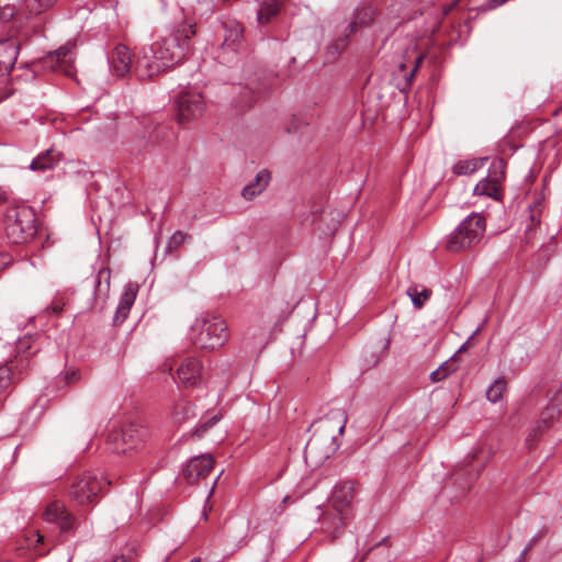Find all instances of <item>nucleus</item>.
I'll list each match as a JSON object with an SVG mask.
<instances>
[{"label":"nucleus","mask_w":562,"mask_h":562,"mask_svg":"<svg viewBox=\"0 0 562 562\" xmlns=\"http://www.w3.org/2000/svg\"><path fill=\"white\" fill-rule=\"evenodd\" d=\"M19 55V43L13 38L0 40V76H8Z\"/></svg>","instance_id":"obj_19"},{"label":"nucleus","mask_w":562,"mask_h":562,"mask_svg":"<svg viewBox=\"0 0 562 562\" xmlns=\"http://www.w3.org/2000/svg\"><path fill=\"white\" fill-rule=\"evenodd\" d=\"M26 14L23 0H0V20L3 22L16 19L22 22L26 20Z\"/></svg>","instance_id":"obj_23"},{"label":"nucleus","mask_w":562,"mask_h":562,"mask_svg":"<svg viewBox=\"0 0 562 562\" xmlns=\"http://www.w3.org/2000/svg\"><path fill=\"white\" fill-rule=\"evenodd\" d=\"M111 562H136L134 548H127L125 552L113 557Z\"/></svg>","instance_id":"obj_40"},{"label":"nucleus","mask_w":562,"mask_h":562,"mask_svg":"<svg viewBox=\"0 0 562 562\" xmlns=\"http://www.w3.org/2000/svg\"><path fill=\"white\" fill-rule=\"evenodd\" d=\"M72 293L70 290L57 291L52 302L43 311V314L45 316H60L64 308L69 304Z\"/></svg>","instance_id":"obj_28"},{"label":"nucleus","mask_w":562,"mask_h":562,"mask_svg":"<svg viewBox=\"0 0 562 562\" xmlns=\"http://www.w3.org/2000/svg\"><path fill=\"white\" fill-rule=\"evenodd\" d=\"M102 490L101 480L95 474L86 472L72 483L69 496L78 505H87L95 502Z\"/></svg>","instance_id":"obj_7"},{"label":"nucleus","mask_w":562,"mask_h":562,"mask_svg":"<svg viewBox=\"0 0 562 562\" xmlns=\"http://www.w3.org/2000/svg\"><path fill=\"white\" fill-rule=\"evenodd\" d=\"M190 339L196 348L214 350L229 339V329L220 315L207 313L194 321Z\"/></svg>","instance_id":"obj_2"},{"label":"nucleus","mask_w":562,"mask_h":562,"mask_svg":"<svg viewBox=\"0 0 562 562\" xmlns=\"http://www.w3.org/2000/svg\"><path fill=\"white\" fill-rule=\"evenodd\" d=\"M386 542H387V538H383V540L381 542H379L376 546H374L373 548L370 549V553L373 552L375 549L380 548L381 546L386 544Z\"/></svg>","instance_id":"obj_48"},{"label":"nucleus","mask_w":562,"mask_h":562,"mask_svg":"<svg viewBox=\"0 0 562 562\" xmlns=\"http://www.w3.org/2000/svg\"><path fill=\"white\" fill-rule=\"evenodd\" d=\"M441 371L442 370H439V369L432 371L430 373V380L432 382H439V381L443 380L446 378V373L441 374Z\"/></svg>","instance_id":"obj_43"},{"label":"nucleus","mask_w":562,"mask_h":562,"mask_svg":"<svg viewBox=\"0 0 562 562\" xmlns=\"http://www.w3.org/2000/svg\"><path fill=\"white\" fill-rule=\"evenodd\" d=\"M280 10V5L276 0L266 1L260 5L257 18L260 24L269 23Z\"/></svg>","instance_id":"obj_30"},{"label":"nucleus","mask_w":562,"mask_h":562,"mask_svg":"<svg viewBox=\"0 0 562 562\" xmlns=\"http://www.w3.org/2000/svg\"><path fill=\"white\" fill-rule=\"evenodd\" d=\"M351 517L352 516L348 513L328 505L324 510H322L318 521L322 531L330 536L334 540L344 531L346 521Z\"/></svg>","instance_id":"obj_12"},{"label":"nucleus","mask_w":562,"mask_h":562,"mask_svg":"<svg viewBox=\"0 0 562 562\" xmlns=\"http://www.w3.org/2000/svg\"><path fill=\"white\" fill-rule=\"evenodd\" d=\"M177 110L180 124L198 119L205 110L203 97L198 92H182L177 100Z\"/></svg>","instance_id":"obj_11"},{"label":"nucleus","mask_w":562,"mask_h":562,"mask_svg":"<svg viewBox=\"0 0 562 562\" xmlns=\"http://www.w3.org/2000/svg\"><path fill=\"white\" fill-rule=\"evenodd\" d=\"M375 14L376 11L372 7L358 8L355 12L353 20L346 29L348 33L345 35V37L336 40L333 45L329 46V53L334 56L340 54L348 44V37L357 32L359 27L369 26L373 22Z\"/></svg>","instance_id":"obj_9"},{"label":"nucleus","mask_w":562,"mask_h":562,"mask_svg":"<svg viewBox=\"0 0 562 562\" xmlns=\"http://www.w3.org/2000/svg\"><path fill=\"white\" fill-rule=\"evenodd\" d=\"M487 158L472 159V160H460L453 166V172L456 175H471L475 172Z\"/></svg>","instance_id":"obj_34"},{"label":"nucleus","mask_w":562,"mask_h":562,"mask_svg":"<svg viewBox=\"0 0 562 562\" xmlns=\"http://www.w3.org/2000/svg\"><path fill=\"white\" fill-rule=\"evenodd\" d=\"M562 414V391H558L549 404L542 409L537 425L530 430L527 437V445L531 449L538 437L560 417Z\"/></svg>","instance_id":"obj_8"},{"label":"nucleus","mask_w":562,"mask_h":562,"mask_svg":"<svg viewBox=\"0 0 562 562\" xmlns=\"http://www.w3.org/2000/svg\"><path fill=\"white\" fill-rule=\"evenodd\" d=\"M423 60H424V55L423 54L418 55L415 58V60H414V67L413 68H416V70H418V68L420 67Z\"/></svg>","instance_id":"obj_47"},{"label":"nucleus","mask_w":562,"mask_h":562,"mask_svg":"<svg viewBox=\"0 0 562 562\" xmlns=\"http://www.w3.org/2000/svg\"><path fill=\"white\" fill-rule=\"evenodd\" d=\"M486 229L485 217L480 213L468 215L449 235L446 248L459 252L473 248L481 243Z\"/></svg>","instance_id":"obj_4"},{"label":"nucleus","mask_w":562,"mask_h":562,"mask_svg":"<svg viewBox=\"0 0 562 562\" xmlns=\"http://www.w3.org/2000/svg\"><path fill=\"white\" fill-rule=\"evenodd\" d=\"M265 88V86L260 85L255 86L254 81H250L245 86L240 87L237 106L240 110H245L252 106V104L261 98Z\"/></svg>","instance_id":"obj_24"},{"label":"nucleus","mask_w":562,"mask_h":562,"mask_svg":"<svg viewBox=\"0 0 562 562\" xmlns=\"http://www.w3.org/2000/svg\"><path fill=\"white\" fill-rule=\"evenodd\" d=\"M60 160V154L55 149H47L37 155L31 162L30 169L44 172L53 169Z\"/></svg>","instance_id":"obj_27"},{"label":"nucleus","mask_w":562,"mask_h":562,"mask_svg":"<svg viewBox=\"0 0 562 562\" xmlns=\"http://www.w3.org/2000/svg\"><path fill=\"white\" fill-rule=\"evenodd\" d=\"M356 495V485L353 482H344L337 484L330 495L329 505L348 513L352 516L353 498Z\"/></svg>","instance_id":"obj_16"},{"label":"nucleus","mask_w":562,"mask_h":562,"mask_svg":"<svg viewBox=\"0 0 562 562\" xmlns=\"http://www.w3.org/2000/svg\"><path fill=\"white\" fill-rule=\"evenodd\" d=\"M12 370L8 366H0V396L12 382Z\"/></svg>","instance_id":"obj_37"},{"label":"nucleus","mask_w":562,"mask_h":562,"mask_svg":"<svg viewBox=\"0 0 562 562\" xmlns=\"http://www.w3.org/2000/svg\"><path fill=\"white\" fill-rule=\"evenodd\" d=\"M7 199V192L0 187V202Z\"/></svg>","instance_id":"obj_49"},{"label":"nucleus","mask_w":562,"mask_h":562,"mask_svg":"<svg viewBox=\"0 0 562 562\" xmlns=\"http://www.w3.org/2000/svg\"><path fill=\"white\" fill-rule=\"evenodd\" d=\"M202 363L198 358L187 357L179 366V383L186 387L196 386L202 381Z\"/></svg>","instance_id":"obj_17"},{"label":"nucleus","mask_w":562,"mask_h":562,"mask_svg":"<svg viewBox=\"0 0 562 562\" xmlns=\"http://www.w3.org/2000/svg\"><path fill=\"white\" fill-rule=\"evenodd\" d=\"M416 72H417L416 68H412L408 72L404 74V82H403V85L400 86V90L402 92H405L411 88V86L415 79Z\"/></svg>","instance_id":"obj_41"},{"label":"nucleus","mask_w":562,"mask_h":562,"mask_svg":"<svg viewBox=\"0 0 562 562\" xmlns=\"http://www.w3.org/2000/svg\"><path fill=\"white\" fill-rule=\"evenodd\" d=\"M297 122H299V119H296L294 116L292 119L291 123L289 124V126L286 127L289 133L296 132L299 130V124H296Z\"/></svg>","instance_id":"obj_45"},{"label":"nucleus","mask_w":562,"mask_h":562,"mask_svg":"<svg viewBox=\"0 0 562 562\" xmlns=\"http://www.w3.org/2000/svg\"><path fill=\"white\" fill-rule=\"evenodd\" d=\"M214 460L211 454H202L192 458L183 469V476L188 483L193 484L200 479L206 477L213 470Z\"/></svg>","instance_id":"obj_18"},{"label":"nucleus","mask_w":562,"mask_h":562,"mask_svg":"<svg viewBox=\"0 0 562 562\" xmlns=\"http://www.w3.org/2000/svg\"><path fill=\"white\" fill-rule=\"evenodd\" d=\"M506 390V381L504 378H498L487 389L486 397L492 403H497L502 400L503 393Z\"/></svg>","instance_id":"obj_36"},{"label":"nucleus","mask_w":562,"mask_h":562,"mask_svg":"<svg viewBox=\"0 0 562 562\" xmlns=\"http://www.w3.org/2000/svg\"><path fill=\"white\" fill-rule=\"evenodd\" d=\"M540 537H541L540 535H537L529 540L528 544L526 546V548L524 549V551L521 553L522 557H525L527 554V552L532 549V547L537 543V541L539 540Z\"/></svg>","instance_id":"obj_42"},{"label":"nucleus","mask_w":562,"mask_h":562,"mask_svg":"<svg viewBox=\"0 0 562 562\" xmlns=\"http://www.w3.org/2000/svg\"><path fill=\"white\" fill-rule=\"evenodd\" d=\"M504 159L497 158L492 161L488 176L474 187V194L497 199L501 182L505 179Z\"/></svg>","instance_id":"obj_10"},{"label":"nucleus","mask_w":562,"mask_h":562,"mask_svg":"<svg viewBox=\"0 0 562 562\" xmlns=\"http://www.w3.org/2000/svg\"><path fill=\"white\" fill-rule=\"evenodd\" d=\"M186 238H187V234H184L180 231L175 232L167 243V247H166L167 251L171 252L172 250L180 247L183 244V241L186 240Z\"/></svg>","instance_id":"obj_39"},{"label":"nucleus","mask_w":562,"mask_h":562,"mask_svg":"<svg viewBox=\"0 0 562 562\" xmlns=\"http://www.w3.org/2000/svg\"><path fill=\"white\" fill-rule=\"evenodd\" d=\"M400 70H401V71H405V70H406V66H405L404 64H401V65H400Z\"/></svg>","instance_id":"obj_50"},{"label":"nucleus","mask_w":562,"mask_h":562,"mask_svg":"<svg viewBox=\"0 0 562 562\" xmlns=\"http://www.w3.org/2000/svg\"><path fill=\"white\" fill-rule=\"evenodd\" d=\"M190 562H201V560L199 558H194Z\"/></svg>","instance_id":"obj_51"},{"label":"nucleus","mask_w":562,"mask_h":562,"mask_svg":"<svg viewBox=\"0 0 562 562\" xmlns=\"http://www.w3.org/2000/svg\"><path fill=\"white\" fill-rule=\"evenodd\" d=\"M111 270L101 268L94 279V299L95 301H104L110 292Z\"/></svg>","instance_id":"obj_29"},{"label":"nucleus","mask_w":562,"mask_h":562,"mask_svg":"<svg viewBox=\"0 0 562 562\" xmlns=\"http://www.w3.org/2000/svg\"><path fill=\"white\" fill-rule=\"evenodd\" d=\"M148 431L137 423H125L120 428L113 429L108 435V446L112 452L125 454L137 449L146 439Z\"/></svg>","instance_id":"obj_5"},{"label":"nucleus","mask_w":562,"mask_h":562,"mask_svg":"<svg viewBox=\"0 0 562 562\" xmlns=\"http://www.w3.org/2000/svg\"><path fill=\"white\" fill-rule=\"evenodd\" d=\"M111 71L117 77L131 72L132 55L125 45L119 44L109 57Z\"/></svg>","instance_id":"obj_20"},{"label":"nucleus","mask_w":562,"mask_h":562,"mask_svg":"<svg viewBox=\"0 0 562 562\" xmlns=\"http://www.w3.org/2000/svg\"><path fill=\"white\" fill-rule=\"evenodd\" d=\"M40 351L38 339L32 336H25L20 339L16 344V357H15V367L21 366L22 368H26L30 364V360L33 356H35Z\"/></svg>","instance_id":"obj_21"},{"label":"nucleus","mask_w":562,"mask_h":562,"mask_svg":"<svg viewBox=\"0 0 562 562\" xmlns=\"http://www.w3.org/2000/svg\"><path fill=\"white\" fill-rule=\"evenodd\" d=\"M224 30L223 42L220 52L223 54H237L244 42V26L234 19H227L222 22Z\"/></svg>","instance_id":"obj_14"},{"label":"nucleus","mask_w":562,"mask_h":562,"mask_svg":"<svg viewBox=\"0 0 562 562\" xmlns=\"http://www.w3.org/2000/svg\"><path fill=\"white\" fill-rule=\"evenodd\" d=\"M333 422H336L338 435H342L345 431L346 424H347L346 412L344 409H334L326 416V418L321 419L318 422L317 430H321L323 432H330L326 438L328 440H334L336 438L335 435L333 434L334 431H330V430H333L331 429Z\"/></svg>","instance_id":"obj_22"},{"label":"nucleus","mask_w":562,"mask_h":562,"mask_svg":"<svg viewBox=\"0 0 562 562\" xmlns=\"http://www.w3.org/2000/svg\"><path fill=\"white\" fill-rule=\"evenodd\" d=\"M407 295L411 297L414 306L416 308H422L425 302L430 297L431 290L423 286L419 289L417 285H412L407 288Z\"/></svg>","instance_id":"obj_32"},{"label":"nucleus","mask_w":562,"mask_h":562,"mask_svg":"<svg viewBox=\"0 0 562 562\" xmlns=\"http://www.w3.org/2000/svg\"><path fill=\"white\" fill-rule=\"evenodd\" d=\"M319 442H321V436L315 432L310 438V440L306 442L305 450H304L306 459L312 458V459H315V461H318V460L327 459L329 457V453L331 451L330 448L327 449L326 451H324L323 453H321L319 456L317 454Z\"/></svg>","instance_id":"obj_31"},{"label":"nucleus","mask_w":562,"mask_h":562,"mask_svg":"<svg viewBox=\"0 0 562 562\" xmlns=\"http://www.w3.org/2000/svg\"><path fill=\"white\" fill-rule=\"evenodd\" d=\"M220 420L218 416H213L207 420L200 423L194 428L192 436L201 438L211 427H213Z\"/></svg>","instance_id":"obj_38"},{"label":"nucleus","mask_w":562,"mask_h":562,"mask_svg":"<svg viewBox=\"0 0 562 562\" xmlns=\"http://www.w3.org/2000/svg\"><path fill=\"white\" fill-rule=\"evenodd\" d=\"M57 0H23L26 14L38 15L48 10Z\"/></svg>","instance_id":"obj_33"},{"label":"nucleus","mask_w":562,"mask_h":562,"mask_svg":"<svg viewBox=\"0 0 562 562\" xmlns=\"http://www.w3.org/2000/svg\"><path fill=\"white\" fill-rule=\"evenodd\" d=\"M4 79H5V76H0V81L4 80Z\"/></svg>","instance_id":"obj_53"},{"label":"nucleus","mask_w":562,"mask_h":562,"mask_svg":"<svg viewBox=\"0 0 562 562\" xmlns=\"http://www.w3.org/2000/svg\"><path fill=\"white\" fill-rule=\"evenodd\" d=\"M4 231L12 244L21 245L32 240L37 233L33 209L25 204L10 205L4 215Z\"/></svg>","instance_id":"obj_3"},{"label":"nucleus","mask_w":562,"mask_h":562,"mask_svg":"<svg viewBox=\"0 0 562 562\" xmlns=\"http://www.w3.org/2000/svg\"><path fill=\"white\" fill-rule=\"evenodd\" d=\"M195 416L194 406L191 403L182 402L176 405L173 411V420L176 423H183Z\"/></svg>","instance_id":"obj_35"},{"label":"nucleus","mask_w":562,"mask_h":562,"mask_svg":"<svg viewBox=\"0 0 562 562\" xmlns=\"http://www.w3.org/2000/svg\"><path fill=\"white\" fill-rule=\"evenodd\" d=\"M464 348H465V345L461 346L459 352L462 351Z\"/></svg>","instance_id":"obj_52"},{"label":"nucleus","mask_w":562,"mask_h":562,"mask_svg":"<svg viewBox=\"0 0 562 562\" xmlns=\"http://www.w3.org/2000/svg\"><path fill=\"white\" fill-rule=\"evenodd\" d=\"M47 522L57 524L61 536H69L76 528L75 517L68 513L63 503L55 501L47 505L44 514Z\"/></svg>","instance_id":"obj_15"},{"label":"nucleus","mask_w":562,"mask_h":562,"mask_svg":"<svg viewBox=\"0 0 562 562\" xmlns=\"http://www.w3.org/2000/svg\"><path fill=\"white\" fill-rule=\"evenodd\" d=\"M140 126L137 130V137L144 142L145 147H156L169 143L173 137V131L168 124L157 122L149 116L137 120Z\"/></svg>","instance_id":"obj_6"},{"label":"nucleus","mask_w":562,"mask_h":562,"mask_svg":"<svg viewBox=\"0 0 562 562\" xmlns=\"http://www.w3.org/2000/svg\"><path fill=\"white\" fill-rule=\"evenodd\" d=\"M271 175L267 169L260 170L252 181L243 189L241 195L250 201L259 195L269 184Z\"/></svg>","instance_id":"obj_26"},{"label":"nucleus","mask_w":562,"mask_h":562,"mask_svg":"<svg viewBox=\"0 0 562 562\" xmlns=\"http://www.w3.org/2000/svg\"><path fill=\"white\" fill-rule=\"evenodd\" d=\"M439 370H442L441 371V374L446 373V378L452 372L454 371V368H452V366L449 363V362H445L442 363L439 368Z\"/></svg>","instance_id":"obj_44"},{"label":"nucleus","mask_w":562,"mask_h":562,"mask_svg":"<svg viewBox=\"0 0 562 562\" xmlns=\"http://www.w3.org/2000/svg\"><path fill=\"white\" fill-rule=\"evenodd\" d=\"M10 263V258L5 254H0V270Z\"/></svg>","instance_id":"obj_46"},{"label":"nucleus","mask_w":562,"mask_h":562,"mask_svg":"<svg viewBox=\"0 0 562 562\" xmlns=\"http://www.w3.org/2000/svg\"><path fill=\"white\" fill-rule=\"evenodd\" d=\"M137 289L132 283L127 284L125 286L124 293L122 294L115 315H114V323L120 324L123 323L131 307L133 306L135 299H136Z\"/></svg>","instance_id":"obj_25"},{"label":"nucleus","mask_w":562,"mask_h":562,"mask_svg":"<svg viewBox=\"0 0 562 562\" xmlns=\"http://www.w3.org/2000/svg\"><path fill=\"white\" fill-rule=\"evenodd\" d=\"M195 34L194 23L177 24L168 36L161 37L142 49L134 64V75L139 80L151 79L181 64L193 52Z\"/></svg>","instance_id":"obj_1"},{"label":"nucleus","mask_w":562,"mask_h":562,"mask_svg":"<svg viewBox=\"0 0 562 562\" xmlns=\"http://www.w3.org/2000/svg\"><path fill=\"white\" fill-rule=\"evenodd\" d=\"M75 44L67 43L58 49L50 52L44 59L45 67L52 68L55 71H61L66 76L74 75V60H75Z\"/></svg>","instance_id":"obj_13"}]
</instances>
